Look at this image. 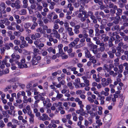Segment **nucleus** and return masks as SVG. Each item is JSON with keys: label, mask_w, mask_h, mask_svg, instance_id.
Here are the masks:
<instances>
[{"label": "nucleus", "mask_w": 128, "mask_h": 128, "mask_svg": "<svg viewBox=\"0 0 128 128\" xmlns=\"http://www.w3.org/2000/svg\"><path fill=\"white\" fill-rule=\"evenodd\" d=\"M67 85L70 90H72L74 88V86H72V83L71 82H68L67 84Z\"/></svg>", "instance_id": "nucleus-33"}, {"label": "nucleus", "mask_w": 128, "mask_h": 128, "mask_svg": "<svg viewBox=\"0 0 128 128\" xmlns=\"http://www.w3.org/2000/svg\"><path fill=\"white\" fill-rule=\"evenodd\" d=\"M86 110H87V113L90 114L92 117L95 116V114L91 110H89L91 108V106L90 105H87L86 107Z\"/></svg>", "instance_id": "nucleus-5"}, {"label": "nucleus", "mask_w": 128, "mask_h": 128, "mask_svg": "<svg viewBox=\"0 0 128 128\" xmlns=\"http://www.w3.org/2000/svg\"><path fill=\"white\" fill-rule=\"evenodd\" d=\"M59 54H60V55L62 59H66L68 58V55L62 52H60Z\"/></svg>", "instance_id": "nucleus-16"}, {"label": "nucleus", "mask_w": 128, "mask_h": 128, "mask_svg": "<svg viewBox=\"0 0 128 128\" xmlns=\"http://www.w3.org/2000/svg\"><path fill=\"white\" fill-rule=\"evenodd\" d=\"M110 51H109L108 52V54H109V57L112 58L114 57V55Z\"/></svg>", "instance_id": "nucleus-47"}, {"label": "nucleus", "mask_w": 128, "mask_h": 128, "mask_svg": "<svg viewBox=\"0 0 128 128\" xmlns=\"http://www.w3.org/2000/svg\"><path fill=\"white\" fill-rule=\"evenodd\" d=\"M106 79L105 78H102V79H101V81L102 82H101V83L102 84V85L103 87L105 88L106 86L104 85V86H103L102 83H104V82L106 81Z\"/></svg>", "instance_id": "nucleus-49"}, {"label": "nucleus", "mask_w": 128, "mask_h": 128, "mask_svg": "<svg viewBox=\"0 0 128 128\" xmlns=\"http://www.w3.org/2000/svg\"><path fill=\"white\" fill-rule=\"evenodd\" d=\"M63 94H57V96H56V98L59 99L62 98L63 97Z\"/></svg>", "instance_id": "nucleus-58"}, {"label": "nucleus", "mask_w": 128, "mask_h": 128, "mask_svg": "<svg viewBox=\"0 0 128 128\" xmlns=\"http://www.w3.org/2000/svg\"><path fill=\"white\" fill-rule=\"evenodd\" d=\"M70 48H72L74 47V48L75 49H77L78 48H80L81 46L80 45V44L78 45H72L70 46H69Z\"/></svg>", "instance_id": "nucleus-20"}, {"label": "nucleus", "mask_w": 128, "mask_h": 128, "mask_svg": "<svg viewBox=\"0 0 128 128\" xmlns=\"http://www.w3.org/2000/svg\"><path fill=\"white\" fill-rule=\"evenodd\" d=\"M80 115L82 116H88V113H86L85 112H81Z\"/></svg>", "instance_id": "nucleus-61"}, {"label": "nucleus", "mask_w": 128, "mask_h": 128, "mask_svg": "<svg viewBox=\"0 0 128 128\" xmlns=\"http://www.w3.org/2000/svg\"><path fill=\"white\" fill-rule=\"evenodd\" d=\"M54 14V12H52L49 14L47 16L48 18L49 19H51L52 18V15Z\"/></svg>", "instance_id": "nucleus-52"}, {"label": "nucleus", "mask_w": 128, "mask_h": 128, "mask_svg": "<svg viewBox=\"0 0 128 128\" xmlns=\"http://www.w3.org/2000/svg\"><path fill=\"white\" fill-rule=\"evenodd\" d=\"M112 96V94L110 95L109 96H108L106 98V100L107 101H110Z\"/></svg>", "instance_id": "nucleus-43"}, {"label": "nucleus", "mask_w": 128, "mask_h": 128, "mask_svg": "<svg viewBox=\"0 0 128 128\" xmlns=\"http://www.w3.org/2000/svg\"><path fill=\"white\" fill-rule=\"evenodd\" d=\"M63 47V45L61 44H60L58 46V48L59 50V53L62 52V48Z\"/></svg>", "instance_id": "nucleus-29"}, {"label": "nucleus", "mask_w": 128, "mask_h": 128, "mask_svg": "<svg viewBox=\"0 0 128 128\" xmlns=\"http://www.w3.org/2000/svg\"><path fill=\"white\" fill-rule=\"evenodd\" d=\"M84 52L85 56L86 58H89V59L93 56H92V54L90 53V52L88 49L86 50Z\"/></svg>", "instance_id": "nucleus-8"}, {"label": "nucleus", "mask_w": 128, "mask_h": 128, "mask_svg": "<svg viewBox=\"0 0 128 128\" xmlns=\"http://www.w3.org/2000/svg\"><path fill=\"white\" fill-rule=\"evenodd\" d=\"M14 36L18 37L20 36L21 33L19 31H14Z\"/></svg>", "instance_id": "nucleus-37"}, {"label": "nucleus", "mask_w": 128, "mask_h": 128, "mask_svg": "<svg viewBox=\"0 0 128 128\" xmlns=\"http://www.w3.org/2000/svg\"><path fill=\"white\" fill-rule=\"evenodd\" d=\"M49 41L50 42L53 41L54 43H56L58 42V40L56 39H54L52 37L50 36L49 38Z\"/></svg>", "instance_id": "nucleus-27"}, {"label": "nucleus", "mask_w": 128, "mask_h": 128, "mask_svg": "<svg viewBox=\"0 0 128 128\" xmlns=\"http://www.w3.org/2000/svg\"><path fill=\"white\" fill-rule=\"evenodd\" d=\"M89 124H90V123L88 122V121L86 120H85L84 121V125L87 127L88 126Z\"/></svg>", "instance_id": "nucleus-60"}, {"label": "nucleus", "mask_w": 128, "mask_h": 128, "mask_svg": "<svg viewBox=\"0 0 128 128\" xmlns=\"http://www.w3.org/2000/svg\"><path fill=\"white\" fill-rule=\"evenodd\" d=\"M119 26L118 25H116L114 26H113L112 29V30L113 31H115L116 30H118L119 29Z\"/></svg>", "instance_id": "nucleus-39"}, {"label": "nucleus", "mask_w": 128, "mask_h": 128, "mask_svg": "<svg viewBox=\"0 0 128 128\" xmlns=\"http://www.w3.org/2000/svg\"><path fill=\"white\" fill-rule=\"evenodd\" d=\"M5 25L6 26H8L9 25L10 22L8 20L7 18H5Z\"/></svg>", "instance_id": "nucleus-50"}, {"label": "nucleus", "mask_w": 128, "mask_h": 128, "mask_svg": "<svg viewBox=\"0 0 128 128\" xmlns=\"http://www.w3.org/2000/svg\"><path fill=\"white\" fill-rule=\"evenodd\" d=\"M35 13L36 16L37 18L41 20L42 18V16L39 12L38 10H36L35 12Z\"/></svg>", "instance_id": "nucleus-14"}, {"label": "nucleus", "mask_w": 128, "mask_h": 128, "mask_svg": "<svg viewBox=\"0 0 128 128\" xmlns=\"http://www.w3.org/2000/svg\"><path fill=\"white\" fill-rule=\"evenodd\" d=\"M0 7L4 9H5L6 7V6L4 2H2L0 4Z\"/></svg>", "instance_id": "nucleus-45"}, {"label": "nucleus", "mask_w": 128, "mask_h": 128, "mask_svg": "<svg viewBox=\"0 0 128 128\" xmlns=\"http://www.w3.org/2000/svg\"><path fill=\"white\" fill-rule=\"evenodd\" d=\"M22 44L25 47H27L28 46V44L26 42V41L25 40L22 42Z\"/></svg>", "instance_id": "nucleus-55"}, {"label": "nucleus", "mask_w": 128, "mask_h": 128, "mask_svg": "<svg viewBox=\"0 0 128 128\" xmlns=\"http://www.w3.org/2000/svg\"><path fill=\"white\" fill-rule=\"evenodd\" d=\"M41 57L39 56H34L31 60L32 64L33 65H36L38 63V61L40 60Z\"/></svg>", "instance_id": "nucleus-1"}, {"label": "nucleus", "mask_w": 128, "mask_h": 128, "mask_svg": "<svg viewBox=\"0 0 128 128\" xmlns=\"http://www.w3.org/2000/svg\"><path fill=\"white\" fill-rule=\"evenodd\" d=\"M119 59L118 58H117L114 60V64L115 66H117L119 64Z\"/></svg>", "instance_id": "nucleus-36"}, {"label": "nucleus", "mask_w": 128, "mask_h": 128, "mask_svg": "<svg viewBox=\"0 0 128 128\" xmlns=\"http://www.w3.org/2000/svg\"><path fill=\"white\" fill-rule=\"evenodd\" d=\"M14 42L15 44L18 45H20L21 43V42L20 40H14Z\"/></svg>", "instance_id": "nucleus-46"}, {"label": "nucleus", "mask_w": 128, "mask_h": 128, "mask_svg": "<svg viewBox=\"0 0 128 128\" xmlns=\"http://www.w3.org/2000/svg\"><path fill=\"white\" fill-rule=\"evenodd\" d=\"M34 114L29 116V120L30 123L33 124L34 123Z\"/></svg>", "instance_id": "nucleus-21"}, {"label": "nucleus", "mask_w": 128, "mask_h": 128, "mask_svg": "<svg viewBox=\"0 0 128 128\" xmlns=\"http://www.w3.org/2000/svg\"><path fill=\"white\" fill-rule=\"evenodd\" d=\"M31 24L29 22L26 23L24 24V28L26 29H28L31 26Z\"/></svg>", "instance_id": "nucleus-25"}, {"label": "nucleus", "mask_w": 128, "mask_h": 128, "mask_svg": "<svg viewBox=\"0 0 128 128\" xmlns=\"http://www.w3.org/2000/svg\"><path fill=\"white\" fill-rule=\"evenodd\" d=\"M117 12L116 14L117 15L119 16L122 14V9L119 8L117 10Z\"/></svg>", "instance_id": "nucleus-34"}, {"label": "nucleus", "mask_w": 128, "mask_h": 128, "mask_svg": "<svg viewBox=\"0 0 128 128\" xmlns=\"http://www.w3.org/2000/svg\"><path fill=\"white\" fill-rule=\"evenodd\" d=\"M75 101L76 102H78V104H79L82 102V101L80 100V98H76L75 100Z\"/></svg>", "instance_id": "nucleus-53"}, {"label": "nucleus", "mask_w": 128, "mask_h": 128, "mask_svg": "<svg viewBox=\"0 0 128 128\" xmlns=\"http://www.w3.org/2000/svg\"><path fill=\"white\" fill-rule=\"evenodd\" d=\"M79 40V38H76L74 39L73 41L71 42L69 44V46L72 45L76 44H78V42Z\"/></svg>", "instance_id": "nucleus-10"}, {"label": "nucleus", "mask_w": 128, "mask_h": 128, "mask_svg": "<svg viewBox=\"0 0 128 128\" xmlns=\"http://www.w3.org/2000/svg\"><path fill=\"white\" fill-rule=\"evenodd\" d=\"M99 27V25L97 24H96L94 25V27L95 28V31H99V30L98 28Z\"/></svg>", "instance_id": "nucleus-48"}, {"label": "nucleus", "mask_w": 128, "mask_h": 128, "mask_svg": "<svg viewBox=\"0 0 128 128\" xmlns=\"http://www.w3.org/2000/svg\"><path fill=\"white\" fill-rule=\"evenodd\" d=\"M91 117H89L88 118V121L90 123V124H91L93 122V120L92 118L94 116H93L92 117L90 115Z\"/></svg>", "instance_id": "nucleus-41"}, {"label": "nucleus", "mask_w": 128, "mask_h": 128, "mask_svg": "<svg viewBox=\"0 0 128 128\" xmlns=\"http://www.w3.org/2000/svg\"><path fill=\"white\" fill-rule=\"evenodd\" d=\"M82 78L84 80V82L88 86L90 85L89 84V81L87 79L86 77L85 76H83Z\"/></svg>", "instance_id": "nucleus-13"}, {"label": "nucleus", "mask_w": 128, "mask_h": 128, "mask_svg": "<svg viewBox=\"0 0 128 128\" xmlns=\"http://www.w3.org/2000/svg\"><path fill=\"white\" fill-rule=\"evenodd\" d=\"M52 30L53 33H51L50 36L52 37V35L54 34L55 35V37L56 38L60 39V34L58 33V32L56 30L54 29H53Z\"/></svg>", "instance_id": "nucleus-4"}, {"label": "nucleus", "mask_w": 128, "mask_h": 128, "mask_svg": "<svg viewBox=\"0 0 128 128\" xmlns=\"http://www.w3.org/2000/svg\"><path fill=\"white\" fill-rule=\"evenodd\" d=\"M7 126L8 127L11 126V128H16L17 125L16 124H12L11 122H8L7 124Z\"/></svg>", "instance_id": "nucleus-19"}, {"label": "nucleus", "mask_w": 128, "mask_h": 128, "mask_svg": "<svg viewBox=\"0 0 128 128\" xmlns=\"http://www.w3.org/2000/svg\"><path fill=\"white\" fill-rule=\"evenodd\" d=\"M42 116H43V118H44V121L47 120V118H48V115L46 114H42Z\"/></svg>", "instance_id": "nucleus-63"}, {"label": "nucleus", "mask_w": 128, "mask_h": 128, "mask_svg": "<svg viewBox=\"0 0 128 128\" xmlns=\"http://www.w3.org/2000/svg\"><path fill=\"white\" fill-rule=\"evenodd\" d=\"M39 50L38 49L35 48L34 49L33 54L34 56H36L38 54Z\"/></svg>", "instance_id": "nucleus-30"}, {"label": "nucleus", "mask_w": 128, "mask_h": 128, "mask_svg": "<svg viewBox=\"0 0 128 128\" xmlns=\"http://www.w3.org/2000/svg\"><path fill=\"white\" fill-rule=\"evenodd\" d=\"M94 58L95 57L94 56H93L90 58L89 59V60H92V62L94 64L96 63V60L94 59Z\"/></svg>", "instance_id": "nucleus-40"}, {"label": "nucleus", "mask_w": 128, "mask_h": 128, "mask_svg": "<svg viewBox=\"0 0 128 128\" xmlns=\"http://www.w3.org/2000/svg\"><path fill=\"white\" fill-rule=\"evenodd\" d=\"M107 22V20L106 19H103L101 22V24L102 25H105Z\"/></svg>", "instance_id": "nucleus-54"}, {"label": "nucleus", "mask_w": 128, "mask_h": 128, "mask_svg": "<svg viewBox=\"0 0 128 128\" xmlns=\"http://www.w3.org/2000/svg\"><path fill=\"white\" fill-rule=\"evenodd\" d=\"M105 97L104 96L100 95L98 98V99L99 100L100 102V104H104V100Z\"/></svg>", "instance_id": "nucleus-11"}, {"label": "nucleus", "mask_w": 128, "mask_h": 128, "mask_svg": "<svg viewBox=\"0 0 128 128\" xmlns=\"http://www.w3.org/2000/svg\"><path fill=\"white\" fill-rule=\"evenodd\" d=\"M68 35L70 36H72L74 35V33L72 31V28L68 27L66 28Z\"/></svg>", "instance_id": "nucleus-7"}, {"label": "nucleus", "mask_w": 128, "mask_h": 128, "mask_svg": "<svg viewBox=\"0 0 128 128\" xmlns=\"http://www.w3.org/2000/svg\"><path fill=\"white\" fill-rule=\"evenodd\" d=\"M41 36L40 34L39 33H36L35 34H32L31 35V38L32 40H36Z\"/></svg>", "instance_id": "nucleus-3"}, {"label": "nucleus", "mask_w": 128, "mask_h": 128, "mask_svg": "<svg viewBox=\"0 0 128 128\" xmlns=\"http://www.w3.org/2000/svg\"><path fill=\"white\" fill-rule=\"evenodd\" d=\"M36 31L37 32V33L40 32V34H44L45 32L43 31L42 30V28L41 27H39L37 28L36 30Z\"/></svg>", "instance_id": "nucleus-24"}, {"label": "nucleus", "mask_w": 128, "mask_h": 128, "mask_svg": "<svg viewBox=\"0 0 128 128\" xmlns=\"http://www.w3.org/2000/svg\"><path fill=\"white\" fill-rule=\"evenodd\" d=\"M92 108L91 110L92 112H93L96 111L97 110V108L98 106L96 105L95 104H92Z\"/></svg>", "instance_id": "nucleus-35"}, {"label": "nucleus", "mask_w": 128, "mask_h": 128, "mask_svg": "<svg viewBox=\"0 0 128 128\" xmlns=\"http://www.w3.org/2000/svg\"><path fill=\"white\" fill-rule=\"evenodd\" d=\"M23 5V8H26L28 6V1L27 0H22Z\"/></svg>", "instance_id": "nucleus-18"}, {"label": "nucleus", "mask_w": 128, "mask_h": 128, "mask_svg": "<svg viewBox=\"0 0 128 128\" xmlns=\"http://www.w3.org/2000/svg\"><path fill=\"white\" fill-rule=\"evenodd\" d=\"M16 64L18 65V68H27V65L26 64H23L22 63L19 62H16Z\"/></svg>", "instance_id": "nucleus-9"}, {"label": "nucleus", "mask_w": 128, "mask_h": 128, "mask_svg": "<svg viewBox=\"0 0 128 128\" xmlns=\"http://www.w3.org/2000/svg\"><path fill=\"white\" fill-rule=\"evenodd\" d=\"M106 81L104 83H103L102 84L103 86L104 85L106 86H108L109 84L112 83V80L110 77H108L106 78Z\"/></svg>", "instance_id": "nucleus-6"}, {"label": "nucleus", "mask_w": 128, "mask_h": 128, "mask_svg": "<svg viewBox=\"0 0 128 128\" xmlns=\"http://www.w3.org/2000/svg\"><path fill=\"white\" fill-rule=\"evenodd\" d=\"M73 116V120L74 121H76L78 119L77 117V115L75 112H74L72 114Z\"/></svg>", "instance_id": "nucleus-32"}, {"label": "nucleus", "mask_w": 128, "mask_h": 128, "mask_svg": "<svg viewBox=\"0 0 128 128\" xmlns=\"http://www.w3.org/2000/svg\"><path fill=\"white\" fill-rule=\"evenodd\" d=\"M116 33L114 32L111 34L110 36L112 38H113L114 40H115V39L114 38V36H116Z\"/></svg>", "instance_id": "nucleus-59"}, {"label": "nucleus", "mask_w": 128, "mask_h": 128, "mask_svg": "<svg viewBox=\"0 0 128 128\" xmlns=\"http://www.w3.org/2000/svg\"><path fill=\"white\" fill-rule=\"evenodd\" d=\"M120 18V16H119L117 15L114 18V21L113 22L115 23L116 24H118Z\"/></svg>", "instance_id": "nucleus-17"}, {"label": "nucleus", "mask_w": 128, "mask_h": 128, "mask_svg": "<svg viewBox=\"0 0 128 128\" xmlns=\"http://www.w3.org/2000/svg\"><path fill=\"white\" fill-rule=\"evenodd\" d=\"M26 14V10L25 9H22L19 12V14L21 15H25Z\"/></svg>", "instance_id": "nucleus-23"}, {"label": "nucleus", "mask_w": 128, "mask_h": 128, "mask_svg": "<svg viewBox=\"0 0 128 128\" xmlns=\"http://www.w3.org/2000/svg\"><path fill=\"white\" fill-rule=\"evenodd\" d=\"M72 4H68V7L69 8V10L70 11H72L74 9V8L72 6Z\"/></svg>", "instance_id": "nucleus-56"}, {"label": "nucleus", "mask_w": 128, "mask_h": 128, "mask_svg": "<svg viewBox=\"0 0 128 128\" xmlns=\"http://www.w3.org/2000/svg\"><path fill=\"white\" fill-rule=\"evenodd\" d=\"M88 100L90 103H92L94 102V100L90 96L88 97Z\"/></svg>", "instance_id": "nucleus-57"}, {"label": "nucleus", "mask_w": 128, "mask_h": 128, "mask_svg": "<svg viewBox=\"0 0 128 128\" xmlns=\"http://www.w3.org/2000/svg\"><path fill=\"white\" fill-rule=\"evenodd\" d=\"M25 94H26L25 92L24 91H22L18 92L17 94V95L18 96V98H19L20 95H22L23 96H24Z\"/></svg>", "instance_id": "nucleus-31"}, {"label": "nucleus", "mask_w": 128, "mask_h": 128, "mask_svg": "<svg viewBox=\"0 0 128 128\" xmlns=\"http://www.w3.org/2000/svg\"><path fill=\"white\" fill-rule=\"evenodd\" d=\"M38 24L36 22H34L31 26L30 28L32 30L34 29L36 26H38Z\"/></svg>", "instance_id": "nucleus-42"}, {"label": "nucleus", "mask_w": 128, "mask_h": 128, "mask_svg": "<svg viewBox=\"0 0 128 128\" xmlns=\"http://www.w3.org/2000/svg\"><path fill=\"white\" fill-rule=\"evenodd\" d=\"M119 70L118 72V74H121L123 72V67L122 64H120L118 66Z\"/></svg>", "instance_id": "nucleus-15"}, {"label": "nucleus", "mask_w": 128, "mask_h": 128, "mask_svg": "<svg viewBox=\"0 0 128 128\" xmlns=\"http://www.w3.org/2000/svg\"><path fill=\"white\" fill-rule=\"evenodd\" d=\"M5 124H4L3 121L2 120H0V127L3 128L4 127Z\"/></svg>", "instance_id": "nucleus-51"}, {"label": "nucleus", "mask_w": 128, "mask_h": 128, "mask_svg": "<svg viewBox=\"0 0 128 128\" xmlns=\"http://www.w3.org/2000/svg\"><path fill=\"white\" fill-rule=\"evenodd\" d=\"M44 46V44L43 43H40L38 45L37 48H38L39 50H41L42 49V48Z\"/></svg>", "instance_id": "nucleus-38"}, {"label": "nucleus", "mask_w": 128, "mask_h": 128, "mask_svg": "<svg viewBox=\"0 0 128 128\" xmlns=\"http://www.w3.org/2000/svg\"><path fill=\"white\" fill-rule=\"evenodd\" d=\"M66 117L67 120H69L71 119L72 116L70 114H68L66 115Z\"/></svg>", "instance_id": "nucleus-64"}, {"label": "nucleus", "mask_w": 128, "mask_h": 128, "mask_svg": "<svg viewBox=\"0 0 128 128\" xmlns=\"http://www.w3.org/2000/svg\"><path fill=\"white\" fill-rule=\"evenodd\" d=\"M20 2L19 0H16L15 2H12L11 6L12 8H15L16 9H19L20 8Z\"/></svg>", "instance_id": "nucleus-2"}, {"label": "nucleus", "mask_w": 128, "mask_h": 128, "mask_svg": "<svg viewBox=\"0 0 128 128\" xmlns=\"http://www.w3.org/2000/svg\"><path fill=\"white\" fill-rule=\"evenodd\" d=\"M103 70H106L108 72H109L110 70L109 68H108V66L106 64H104L103 66Z\"/></svg>", "instance_id": "nucleus-26"}, {"label": "nucleus", "mask_w": 128, "mask_h": 128, "mask_svg": "<svg viewBox=\"0 0 128 128\" xmlns=\"http://www.w3.org/2000/svg\"><path fill=\"white\" fill-rule=\"evenodd\" d=\"M62 103L61 102H58V103L56 102L53 104H52L56 108V107H58L59 106H62Z\"/></svg>", "instance_id": "nucleus-28"}, {"label": "nucleus", "mask_w": 128, "mask_h": 128, "mask_svg": "<svg viewBox=\"0 0 128 128\" xmlns=\"http://www.w3.org/2000/svg\"><path fill=\"white\" fill-rule=\"evenodd\" d=\"M37 4V6L35 8V10L36 11L38 10L39 11H41L43 8V6Z\"/></svg>", "instance_id": "nucleus-22"}, {"label": "nucleus", "mask_w": 128, "mask_h": 128, "mask_svg": "<svg viewBox=\"0 0 128 128\" xmlns=\"http://www.w3.org/2000/svg\"><path fill=\"white\" fill-rule=\"evenodd\" d=\"M118 45L122 46V48L124 49H126L128 47V45L127 44H124L122 42H120L118 43Z\"/></svg>", "instance_id": "nucleus-12"}, {"label": "nucleus", "mask_w": 128, "mask_h": 128, "mask_svg": "<svg viewBox=\"0 0 128 128\" xmlns=\"http://www.w3.org/2000/svg\"><path fill=\"white\" fill-rule=\"evenodd\" d=\"M121 18L124 21L127 22L128 21V19L127 18L126 16L125 15L122 16Z\"/></svg>", "instance_id": "nucleus-44"}, {"label": "nucleus", "mask_w": 128, "mask_h": 128, "mask_svg": "<svg viewBox=\"0 0 128 128\" xmlns=\"http://www.w3.org/2000/svg\"><path fill=\"white\" fill-rule=\"evenodd\" d=\"M87 45L88 46L90 47H92L94 46V44L91 41L88 42Z\"/></svg>", "instance_id": "nucleus-62"}]
</instances>
